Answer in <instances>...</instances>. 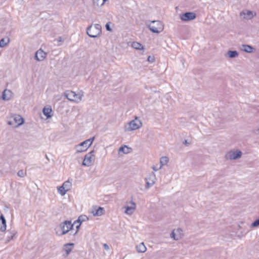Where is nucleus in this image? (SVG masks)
I'll use <instances>...</instances> for the list:
<instances>
[{
    "label": "nucleus",
    "instance_id": "f3484780",
    "mask_svg": "<svg viewBox=\"0 0 259 259\" xmlns=\"http://www.w3.org/2000/svg\"><path fill=\"white\" fill-rule=\"evenodd\" d=\"M13 94L9 90H5L2 94V99L4 101L10 100L13 97Z\"/></svg>",
    "mask_w": 259,
    "mask_h": 259
},
{
    "label": "nucleus",
    "instance_id": "39448f33",
    "mask_svg": "<svg viewBox=\"0 0 259 259\" xmlns=\"http://www.w3.org/2000/svg\"><path fill=\"white\" fill-rule=\"evenodd\" d=\"M24 122L23 118L18 114L12 115L8 118V124L14 128L22 125Z\"/></svg>",
    "mask_w": 259,
    "mask_h": 259
},
{
    "label": "nucleus",
    "instance_id": "4be33fe9",
    "mask_svg": "<svg viewBox=\"0 0 259 259\" xmlns=\"http://www.w3.org/2000/svg\"><path fill=\"white\" fill-rule=\"evenodd\" d=\"M136 248L137 251L139 253H144L147 250V247L143 242L138 244Z\"/></svg>",
    "mask_w": 259,
    "mask_h": 259
},
{
    "label": "nucleus",
    "instance_id": "c9c22d12",
    "mask_svg": "<svg viewBox=\"0 0 259 259\" xmlns=\"http://www.w3.org/2000/svg\"><path fill=\"white\" fill-rule=\"evenodd\" d=\"M103 246H104V248L105 250H109L110 248H109V246H108V245H107V244L106 243H104L103 244Z\"/></svg>",
    "mask_w": 259,
    "mask_h": 259
},
{
    "label": "nucleus",
    "instance_id": "6e6552de",
    "mask_svg": "<svg viewBox=\"0 0 259 259\" xmlns=\"http://www.w3.org/2000/svg\"><path fill=\"white\" fill-rule=\"evenodd\" d=\"M95 153V151L92 150L85 155L82 162V166L89 167L94 164L96 159Z\"/></svg>",
    "mask_w": 259,
    "mask_h": 259
},
{
    "label": "nucleus",
    "instance_id": "2f4dec72",
    "mask_svg": "<svg viewBox=\"0 0 259 259\" xmlns=\"http://www.w3.org/2000/svg\"><path fill=\"white\" fill-rule=\"evenodd\" d=\"M152 169L154 170V171H157L158 170L162 168L161 165H160L159 164H156L155 165H154L152 166Z\"/></svg>",
    "mask_w": 259,
    "mask_h": 259
},
{
    "label": "nucleus",
    "instance_id": "2eb2a0df",
    "mask_svg": "<svg viewBox=\"0 0 259 259\" xmlns=\"http://www.w3.org/2000/svg\"><path fill=\"white\" fill-rule=\"evenodd\" d=\"M47 55V53H46L42 49H39L36 52L34 57L37 61L40 62L45 59Z\"/></svg>",
    "mask_w": 259,
    "mask_h": 259
},
{
    "label": "nucleus",
    "instance_id": "e433bc0d",
    "mask_svg": "<svg viewBox=\"0 0 259 259\" xmlns=\"http://www.w3.org/2000/svg\"><path fill=\"white\" fill-rule=\"evenodd\" d=\"M107 1V0H103V2H102L101 4H97V5H98V6H100V7L103 6L104 5L105 3Z\"/></svg>",
    "mask_w": 259,
    "mask_h": 259
},
{
    "label": "nucleus",
    "instance_id": "412c9836",
    "mask_svg": "<svg viewBox=\"0 0 259 259\" xmlns=\"http://www.w3.org/2000/svg\"><path fill=\"white\" fill-rule=\"evenodd\" d=\"M226 57L230 58H237L239 56V54L236 51H229L225 55Z\"/></svg>",
    "mask_w": 259,
    "mask_h": 259
},
{
    "label": "nucleus",
    "instance_id": "6ab92c4d",
    "mask_svg": "<svg viewBox=\"0 0 259 259\" xmlns=\"http://www.w3.org/2000/svg\"><path fill=\"white\" fill-rule=\"evenodd\" d=\"M43 114L46 116L47 119H49L52 116V109L51 107H45L42 110Z\"/></svg>",
    "mask_w": 259,
    "mask_h": 259
},
{
    "label": "nucleus",
    "instance_id": "ea45409f",
    "mask_svg": "<svg viewBox=\"0 0 259 259\" xmlns=\"http://www.w3.org/2000/svg\"><path fill=\"white\" fill-rule=\"evenodd\" d=\"M148 61H151V57L150 56H149L148 58Z\"/></svg>",
    "mask_w": 259,
    "mask_h": 259
},
{
    "label": "nucleus",
    "instance_id": "393cba45",
    "mask_svg": "<svg viewBox=\"0 0 259 259\" xmlns=\"http://www.w3.org/2000/svg\"><path fill=\"white\" fill-rule=\"evenodd\" d=\"M131 148L128 147L127 146H123L119 148L118 150V153L120 154L122 153L124 154H128L130 152Z\"/></svg>",
    "mask_w": 259,
    "mask_h": 259
},
{
    "label": "nucleus",
    "instance_id": "cd10ccee",
    "mask_svg": "<svg viewBox=\"0 0 259 259\" xmlns=\"http://www.w3.org/2000/svg\"><path fill=\"white\" fill-rule=\"evenodd\" d=\"M242 50L246 52V53H251L253 51V48L251 47L250 46L247 45H242Z\"/></svg>",
    "mask_w": 259,
    "mask_h": 259
},
{
    "label": "nucleus",
    "instance_id": "72a5a7b5",
    "mask_svg": "<svg viewBox=\"0 0 259 259\" xmlns=\"http://www.w3.org/2000/svg\"><path fill=\"white\" fill-rule=\"evenodd\" d=\"M259 226V219L256 220L250 225V228H255Z\"/></svg>",
    "mask_w": 259,
    "mask_h": 259
},
{
    "label": "nucleus",
    "instance_id": "dca6fc26",
    "mask_svg": "<svg viewBox=\"0 0 259 259\" xmlns=\"http://www.w3.org/2000/svg\"><path fill=\"white\" fill-rule=\"evenodd\" d=\"M73 246V243H67L64 245L63 251L65 252L63 254L64 257H67L68 256L72 251Z\"/></svg>",
    "mask_w": 259,
    "mask_h": 259
},
{
    "label": "nucleus",
    "instance_id": "a19ab883",
    "mask_svg": "<svg viewBox=\"0 0 259 259\" xmlns=\"http://www.w3.org/2000/svg\"><path fill=\"white\" fill-rule=\"evenodd\" d=\"M58 41H62V38H61V37H59V39H58Z\"/></svg>",
    "mask_w": 259,
    "mask_h": 259
},
{
    "label": "nucleus",
    "instance_id": "f704fd0d",
    "mask_svg": "<svg viewBox=\"0 0 259 259\" xmlns=\"http://www.w3.org/2000/svg\"><path fill=\"white\" fill-rule=\"evenodd\" d=\"M105 27H106V28L107 30H108L109 31H112V29H111V28L110 27V23H107L106 24Z\"/></svg>",
    "mask_w": 259,
    "mask_h": 259
},
{
    "label": "nucleus",
    "instance_id": "5701e85b",
    "mask_svg": "<svg viewBox=\"0 0 259 259\" xmlns=\"http://www.w3.org/2000/svg\"><path fill=\"white\" fill-rule=\"evenodd\" d=\"M62 186L68 192L71 189L72 187V180L68 179V180L65 181Z\"/></svg>",
    "mask_w": 259,
    "mask_h": 259
},
{
    "label": "nucleus",
    "instance_id": "423d86ee",
    "mask_svg": "<svg viewBox=\"0 0 259 259\" xmlns=\"http://www.w3.org/2000/svg\"><path fill=\"white\" fill-rule=\"evenodd\" d=\"M94 139L95 137H93L76 145L75 147L76 153H79L86 151L91 147Z\"/></svg>",
    "mask_w": 259,
    "mask_h": 259
},
{
    "label": "nucleus",
    "instance_id": "f8f14e48",
    "mask_svg": "<svg viewBox=\"0 0 259 259\" xmlns=\"http://www.w3.org/2000/svg\"><path fill=\"white\" fill-rule=\"evenodd\" d=\"M255 15V13L247 10L242 11L240 13V17L242 19L250 20Z\"/></svg>",
    "mask_w": 259,
    "mask_h": 259
},
{
    "label": "nucleus",
    "instance_id": "4468645a",
    "mask_svg": "<svg viewBox=\"0 0 259 259\" xmlns=\"http://www.w3.org/2000/svg\"><path fill=\"white\" fill-rule=\"evenodd\" d=\"M196 14L193 12H187L180 15V19L183 21H188L195 19Z\"/></svg>",
    "mask_w": 259,
    "mask_h": 259
},
{
    "label": "nucleus",
    "instance_id": "0eeeda50",
    "mask_svg": "<svg viewBox=\"0 0 259 259\" xmlns=\"http://www.w3.org/2000/svg\"><path fill=\"white\" fill-rule=\"evenodd\" d=\"M243 155L242 152L238 149H232L227 152L225 157L226 159L229 160H235L240 159Z\"/></svg>",
    "mask_w": 259,
    "mask_h": 259
},
{
    "label": "nucleus",
    "instance_id": "a878e982",
    "mask_svg": "<svg viewBox=\"0 0 259 259\" xmlns=\"http://www.w3.org/2000/svg\"><path fill=\"white\" fill-rule=\"evenodd\" d=\"M89 220L88 217L85 215H81L79 216L78 218V220L76 221V223H79V224L78 226H76L77 228H78L79 226L80 225V224L83 222H85ZM74 223H76L75 222Z\"/></svg>",
    "mask_w": 259,
    "mask_h": 259
},
{
    "label": "nucleus",
    "instance_id": "c756f323",
    "mask_svg": "<svg viewBox=\"0 0 259 259\" xmlns=\"http://www.w3.org/2000/svg\"><path fill=\"white\" fill-rule=\"evenodd\" d=\"M58 192L59 194H60L62 196H64L66 193L67 191L65 189V188L62 187L61 185V186H58L57 187Z\"/></svg>",
    "mask_w": 259,
    "mask_h": 259
},
{
    "label": "nucleus",
    "instance_id": "79ce46f5",
    "mask_svg": "<svg viewBox=\"0 0 259 259\" xmlns=\"http://www.w3.org/2000/svg\"><path fill=\"white\" fill-rule=\"evenodd\" d=\"M256 131L259 132V128L256 130Z\"/></svg>",
    "mask_w": 259,
    "mask_h": 259
},
{
    "label": "nucleus",
    "instance_id": "20e7f679",
    "mask_svg": "<svg viewBox=\"0 0 259 259\" xmlns=\"http://www.w3.org/2000/svg\"><path fill=\"white\" fill-rule=\"evenodd\" d=\"M102 33L101 25L99 24L91 25L87 29V34L92 38H96L101 35Z\"/></svg>",
    "mask_w": 259,
    "mask_h": 259
},
{
    "label": "nucleus",
    "instance_id": "9b49d317",
    "mask_svg": "<svg viewBox=\"0 0 259 259\" xmlns=\"http://www.w3.org/2000/svg\"><path fill=\"white\" fill-rule=\"evenodd\" d=\"M146 181L145 188L148 189L152 187L155 183L156 180V176L154 172H151L145 178Z\"/></svg>",
    "mask_w": 259,
    "mask_h": 259
},
{
    "label": "nucleus",
    "instance_id": "7ed1b4c3",
    "mask_svg": "<svg viewBox=\"0 0 259 259\" xmlns=\"http://www.w3.org/2000/svg\"><path fill=\"white\" fill-rule=\"evenodd\" d=\"M142 126V122L141 119L136 117L135 118L124 124V130L125 132H131L140 128Z\"/></svg>",
    "mask_w": 259,
    "mask_h": 259
},
{
    "label": "nucleus",
    "instance_id": "ddd939ff",
    "mask_svg": "<svg viewBox=\"0 0 259 259\" xmlns=\"http://www.w3.org/2000/svg\"><path fill=\"white\" fill-rule=\"evenodd\" d=\"M170 237L175 240H179L183 236V230L181 228H177L173 230L170 234Z\"/></svg>",
    "mask_w": 259,
    "mask_h": 259
},
{
    "label": "nucleus",
    "instance_id": "bb28decb",
    "mask_svg": "<svg viewBox=\"0 0 259 259\" xmlns=\"http://www.w3.org/2000/svg\"><path fill=\"white\" fill-rule=\"evenodd\" d=\"M8 232L9 234V235L7 236L6 238L5 241L6 243L9 242L11 240L13 239L15 237L16 233L14 231H8Z\"/></svg>",
    "mask_w": 259,
    "mask_h": 259
},
{
    "label": "nucleus",
    "instance_id": "7c9ffc66",
    "mask_svg": "<svg viewBox=\"0 0 259 259\" xmlns=\"http://www.w3.org/2000/svg\"><path fill=\"white\" fill-rule=\"evenodd\" d=\"M9 38H3L0 40V47L3 48L6 46L9 42Z\"/></svg>",
    "mask_w": 259,
    "mask_h": 259
},
{
    "label": "nucleus",
    "instance_id": "9d476101",
    "mask_svg": "<svg viewBox=\"0 0 259 259\" xmlns=\"http://www.w3.org/2000/svg\"><path fill=\"white\" fill-rule=\"evenodd\" d=\"M127 205H125L123 208L124 209V213L131 216L133 214L136 209L137 205L135 202L131 201L130 202L127 203Z\"/></svg>",
    "mask_w": 259,
    "mask_h": 259
},
{
    "label": "nucleus",
    "instance_id": "1a4fd4ad",
    "mask_svg": "<svg viewBox=\"0 0 259 259\" xmlns=\"http://www.w3.org/2000/svg\"><path fill=\"white\" fill-rule=\"evenodd\" d=\"M148 27L152 32L159 33L163 31L164 25L159 21H152L150 24L148 25Z\"/></svg>",
    "mask_w": 259,
    "mask_h": 259
},
{
    "label": "nucleus",
    "instance_id": "a211bd4d",
    "mask_svg": "<svg viewBox=\"0 0 259 259\" xmlns=\"http://www.w3.org/2000/svg\"><path fill=\"white\" fill-rule=\"evenodd\" d=\"M0 222H1L0 225V233H4L7 229V222L3 214L0 215Z\"/></svg>",
    "mask_w": 259,
    "mask_h": 259
},
{
    "label": "nucleus",
    "instance_id": "aec40b11",
    "mask_svg": "<svg viewBox=\"0 0 259 259\" xmlns=\"http://www.w3.org/2000/svg\"><path fill=\"white\" fill-rule=\"evenodd\" d=\"M91 213L93 216H101L104 213V210L101 207H98L97 209H94L92 210Z\"/></svg>",
    "mask_w": 259,
    "mask_h": 259
},
{
    "label": "nucleus",
    "instance_id": "4c0bfd02",
    "mask_svg": "<svg viewBox=\"0 0 259 259\" xmlns=\"http://www.w3.org/2000/svg\"><path fill=\"white\" fill-rule=\"evenodd\" d=\"M243 224H244L243 222H240L239 224H238V228L239 229H242L241 225H243Z\"/></svg>",
    "mask_w": 259,
    "mask_h": 259
},
{
    "label": "nucleus",
    "instance_id": "c85d7f7f",
    "mask_svg": "<svg viewBox=\"0 0 259 259\" xmlns=\"http://www.w3.org/2000/svg\"><path fill=\"white\" fill-rule=\"evenodd\" d=\"M168 158L166 156H163L160 158V165H161L162 167L164 165H165L168 162Z\"/></svg>",
    "mask_w": 259,
    "mask_h": 259
},
{
    "label": "nucleus",
    "instance_id": "f257e3e1",
    "mask_svg": "<svg viewBox=\"0 0 259 259\" xmlns=\"http://www.w3.org/2000/svg\"><path fill=\"white\" fill-rule=\"evenodd\" d=\"M73 224L70 221H65L61 223L55 230L56 234L61 236L67 233L73 228Z\"/></svg>",
    "mask_w": 259,
    "mask_h": 259
},
{
    "label": "nucleus",
    "instance_id": "58836bf2",
    "mask_svg": "<svg viewBox=\"0 0 259 259\" xmlns=\"http://www.w3.org/2000/svg\"><path fill=\"white\" fill-rule=\"evenodd\" d=\"M245 234H243L242 232L241 233V235H238L239 238H241L242 236H245Z\"/></svg>",
    "mask_w": 259,
    "mask_h": 259
},
{
    "label": "nucleus",
    "instance_id": "f03ea898",
    "mask_svg": "<svg viewBox=\"0 0 259 259\" xmlns=\"http://www.w3.org/2000/svg\"><path fill=\"white\" fill-rule=\"evenodd\" d=\"M64 96L69 101L78 103L82 101L84 93L81 91L77 93L72 91H68L64 93Z\"/></svg>",
    "mask_w": 259,
    "mask_h": 259
},
{
    "label": "nucleus",
    "instance_id": "473e14b6",
    "mask_svg": "<svg viewBox=\"0 0 259 259\" xmlns=\"http://www.w3.org/2000/svg\"><path fill=\"white\" fill-rule=\"evenodd\" d=\"M17 175L19 177L23 178L26 175V171L21 169L18 171Z\"/></svg>",
    "mask_w": 259,
    "mask_h": 259
},
{
    "label": "nucleus",
    "instance_id": "b1692460",
    "mask_svg": "<svg viewBox=\"0 0 259 259\" xmlns=\"http://www.w3.org/2000/svg\"><path fill=\"white\" fill-rule=\"evenodd\" d=\"M131 46L132 48H133L137 50H144V46L140 43L137 42V41L133 42L131 45Z\"/></svg>",
    "mask_w": 259,
    "mask_h": 259
}]
</instances>
